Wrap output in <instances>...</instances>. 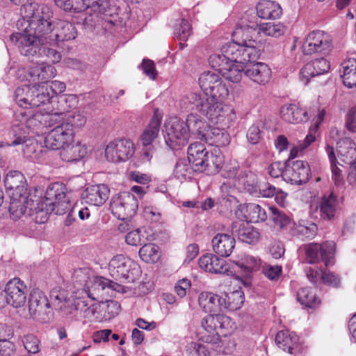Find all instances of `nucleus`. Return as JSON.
Returning <instances> with one entry per match:
<instances>
[{
	"instance_id": "34",
	"label": "nucleus",
	"mask_w": 356,
	"mask_h": 356,
	"mask_svg": "<svg viewBox=\"0 0 356 356\" xmlns=\"http://www.w3.org/2000/svg\"><path fill=\"white\" fill-rule=\"evenodd\" d=\"M229 122L227 125H222V129L218 127H209L205 134L202 140H204L210 145H214L216 147H225L230 143V136L229 134L225 130V127H228ZM220 125V124H219Z\"/></svg>"
},
{
	"instance_id": "4",
	"label": "nucleus",
	"mask_w": 356,
	"mask_h": 356,
	"mask_svg": "<svg viewBox=\"0 0 356 356\" xmlns=\"http://www.w3.org/2000/svg\"><path fill=\"white\" fill-rule=\"evenodd\" d=\"M188 159L195 171L211 175L218 173L223 166L224 156L219 149L207 150L204 144L195 142L188 147Z\"/></svg>"
},
{
	"instance_id": "56",
	"label": "nucleus",
	"mask_w": 356,
	"mask_h": 356,
	"mask_svg": "<svg viewBox=\"0 0 356 356\" xmlns=\"http://www.w3.org/2000/svg\"><path fill=\"white\" fill-rule=\"evenodd\" d=\"M78 99L74 95H65L59 97L57 104V110L65 117L69 111L76 106Z\"/></svg>"
},
{
	"instance_id": "43",
	"label": "nucleus",
	"mask_w": 356,
	"mask_h": 356,
	"mask_svg": "<svg viewBox=\"0 0 356 356\" xmlns=\"http://www.w3.org/2000/svg\"><path fill=\"white\" fill-rule=\"evenodd\" d=\"M220 297L222 309H229L232 311L240 309L245 300L244 294L241 290H235L229 293L223 292Z\"/></svg>"
},
{
	"instance_id": "63",
	"label": "nucleus",
	"mask_w": 356,
	"mask_h": 356,
	"mask_svg": "<svg viewBox=\"0 0 356 356\" xmlns=\"http://www.w3.org/2000/svg\"><path fill=\"white\" fill-rule=\"evenodd\" d=\"M22 341L29 353L35 354L40 351V341L36 336L32 334H27L24 337Z\"/></svg>"
},
{
	"instance_id": "30",
	"label": "nucleus",
	"mask_w": 356,
	"mask_h": 356,
	"mask_svg": "<svg viewBox=\"0 0 356 356\" xmlns=\"http://www.w3.org/2000/svg\"><path fill=\"white\" fill-rule=\"evenodd\" d=\"M212 249L217 254L222 257H229L236 245L235 238L227 234L218 233L211 240Z\"/></svg>"
},
{
	"instance_id": "12",
	"label": "nucleus",
	"mask_w": 356,
	"mask_h": 356,
	"mask_svg": "<svg viewBox=\"0 0 356 356\" xmlns=\"http://www.w3.org/2000/svg\"><path fill=\"white\" fill-rule=\"evenodd\" d=\"M166 144L172 149L184 146L188 141L190 134L186 122L177 118H171L166 124Z\"/></svg>"
},
{
	"instance_id": "7",
	"label": "nucleus",
	"mask_w": 356,
	"mask_h": 356,
	"mask_svg": "<svg viewBox=\"0 0 356 356\" xmlns=\"http://www.w3.org/2000/svg\"><path fill=\"white\" fill-rule=\"evenodd\" d=\"M52 17L53 12L49 7L45 5L38 6L33 10L26 29L45 44H51L54 31L51 21Z\"/></svg>"
},
{
	"instance_id": "16",
	"label": "nucleus",
	"mask_w": 356,
	"mask_h": 356,
	"mask_svg": "<svg viewBox=\"0 0 356 356\" xmlns=\"http://www.w3.org/2000/svg\"><path fill=\"white\" fill-rule=\"evenodd\" d=\"M74 131L67 123H61L55 127L46 136L44 144L47 148L61 149L67 145L74 142Z\"/></svg>"
},
{
	"instance_id": "18",
	"label": "nucleus",
	"mask_w": 356,
	"mask_h": 356,
	"mask_svg": "<svg viewBox=\"0 0 356 356\" xmlns=\"http://www.w3.org/2000/svg\"><path fill=\"white\" fill-rule=\"evenodd\" d=\"M25 210L22 216L26 214L33 216L36 223H44L49 218V215L53 212V207H51L49 202L44 199L35 195H31L24 204H22Z\"/></svg>"
},
{
	"instance_id": "59",
	"label": "nucleus",
	"mask_w": 356,
	"mask_h": 356,
	"mask_svg": "<svg viewBox=\"0 0 356 356\" xmlns=\"http://www.w3.org/2000/svg\"><path fill=\"white\" fill-rule=\"evenodd\" d=\"M326 152L330 161L332 179L334 181L335 184H340L343 177L341 170L336 165L337 159L335 156L334 148L327 145L326 147Z\"/></svg>"
},
{
	"instance_id": "40",
	"label": "nucleus",
	"mask_w": 356,
	"mask_h": 356,
	"mask_svg": "<svg viewBox=\"0 0 356 356\" xmlns=\"http://www.w3.org/2000/svg\"><path fill=\"white\" fill-rule=\"evenodd\" d=\"M258 184L257 175L251 171L241 172L235 180V185L238 188L252 195L257 193Z\"/></svg>"
},
{
	"instance_id": "57",
	"label": "nucleus",
	"mask_w": 356,
	"mask_h": 356,
	"mask_svg": "<svg viewBox=\"0 0 356 356\" xmlns=\"http://www.w3.org/2000/svg\"><path fill=\"white\" fill-rule=\"evenodd\" d=\"M247 213L249 220L251 222H263L267 218V214L265 209L257 204H248L247 205Z\"/></svg>"
},
{
	"instance_id": "54",
	"label": "nucleus",
	"mask_w": 356,
	"mask_h": 356,
	"mask_svg": "<svg viewBox=\"0 0 356 356\" xmlns=\"http://www.w3.org/2000/svg\"><path fill=\"white\" fill-rule=\"evenodd\" d=\"M257 30L258 33H263L265 35L277 38L284 34L285 28L280 23L275 24L268 22L259 24Z\"/></svg>"
},
{
	"instance_id": "9",
	"label": "nucleus",
	"mask_w": 356,
	"mask_h": 356,
	"mask_svg": "<svg viewBox=\"0 0 356 356\" xmlns=\"http://www.w3.org/2000/svg\"><path fill=\"white\" fill-rule=\"evenodd\" d=\"M74 308L83 314L85 318L90 321L101 322L107 316L102 314L105 309L106 304L104 302H93V301L85 300L84 298H78L74 302ZM108 314L111 313L108 318L115 316L118 314L120 306L115 301H109L106 304Z\"/></svg>"
},
{
	"instance_id": "32",
	"label": "nucleus",
	"mask_w": 356,
	"mask_h": 356,
	"mask_svg": "<svg viewBox=\"0 0 356 356\" xmlns=\"http://www.w3.org/2000/svg\"><path fill=\"white\" fill-rule=\"evenodd\" d=\"M77 35L74 25L67 21H58L54 28L53 40L50 45H54L60 42L74 40Z\"/></svg>"
},
{
	"instance_id": "23",
	"label": "nucleus",
	"mask_w": 356,
	"mask_h": 356,
	"mask_svg": "<svg viewBox=\"0 0 356 356\" xmlns=\"http://www.w3.org/2000/svg\"><path fill=\"white\" fill-rule=\"evenodd\" d=\"M284 179L292 184L300 185L308 181L310 177V168L307 162L304 161H287V168L284 174Z\"/></svg>"
},
{
	"instance_id": "48",
	"label": "nucleus",
	"mask_w": 356,
	"mask_h": 356,
	"mask_svg": "<svg viewBox=\"0 0 356 356\" xmlns=\"http://www.w3.org/2000/svg\"><path fill=\"white\" fill-rule=\"evenodd\" d=\"M297 300L301 305L309 308H314L321 302L315 290L309 287L300 289L297 292Z\"/></svg>"
},
{
	"instance_id": "53",
	"label": "nucleus",
	"mask_w": 356,
	"mask_h": 356,
	"mask_svg": "<svg viewBox=\"0 0 356 356\" xmlns=\"http://www.w3.org/2000/svg\"><path fill=\"white\" fill-rule=\"evenodd\" d=\"M140 258L146 263L155 262L159 258V247L153 243H143L139 250Z\"/></svg>"
},
{
	"instance_id": "62",
	"label": "nucleus",
	"mask_w": 356,
	"mask_h": 356,
	"mask_svg": "<svg viewBox=\"0 0 356 356\" xmlns=\"http://www.w3.org/2000/svg\"><path fill=\"white\" fill-rule=\"evenodd\" d=\"M191 33V26L185 19L177 20L175 29V35L180 40H186Z\"/></svg>"
},
{
	"instance_id": "6",
	"label": "nucleus",
	"mask_w": 356,
	"mask_h": 356,
	"mask_svg": "<svg viewBox=\"0 0 356 356\" xmlns=\"http://www.w3.org/2000/svg\"><path fill=\"white\" fill-rule=\"evenodd\" d=\"M55 4L65 11L79 13L86 10L84 22L91 26L99 22V15L106 13L110 7L109 0H54Z\"/></svg>"
},
{
	"instance_id": "29",
	"label": "nucleus",
	"mask_w": 356,
	"mask_h": 356,
	"mask_svg": "<svg viewBox=\"0 0 356 356\" xmlns=\"http://www.w3.org/2000/svg\"><path fill=\"white\" fill-rule=\"evenodd\" d=\"M232 233L239 241L246 243H254L259 238V233L248 222L242 221L234 222L232 225Z\"/></svg>"
},
{
	"instance_id": "51",
	"label": "nucleus",
	"mask_w": 356,
	"mask_h": 356,
	"mask_svg": "<svg viewBox=\"0 0 356 356\" xmlns=\"http://www.w3.org/2000/svg\"><path fill=\"white\" fill-rule=\"evenodd\" d=\"M14 99L19 106L31 108V85H22L15 91Z\"/></svg>"
},
{
	"instance_id": "64",
	"label": "nucleus",
	"mask_w": 356,
	"mask_h": 356,
	"mask_svg": "<svg viewBox=\"0 0 356 356\" xmlns=\"http://www.w3.org/2000/svg\"><path fill=\"white\" fill-rule=\"evenodd\" d=\"M270 210L272 212L270 218L276 225L282 228L290 223V218L284 212L279 211L276 208H270Z\"/></svg>"
},
{
	"instance_id": "27",
	"label": "nucleus",
	"mask_w": 356,
	"mask_h": 356,
	"mask_svg": "<svg viewBox=\"0 0 356 356\" xmlns=\"http://www.w3.org/2000/svg\"><path fill=\"white\" fill-rule=\"evenodd\" d=\"M109 193L110 189L106 184L92 185L86 188L82 198L86 203L99 207L106 202Z\"/></svg>"
},
{
	"instance_id": "46",
	"label": "nucleus",
	"mask_w": 356,
	"mask_h": 356,
	"mask_svg": "<svg viewBox=\"0 0 356 356\" xmlns=\"http://www.w3.org/2000/svg\"><path fill=\"white\" fill-rule=\"evenodd\" d=\"M298 341V336L289 330L280 331L275 337V342L278 347L284 351L292 353L293 346Z\"/></svg>"
},
{
	"instance_id": "25",
	"label": "nucleus",
	"mask_w": 356,
	"mask_h": 356,
	"mask_svg": "<svg viewBox=\"0 0 356 356\" xmlns=\"http://www.w3.org/2000/svg\"><path fill=\"white\" fill-rule=\"evenodd\" d=\"M330 69V62L324 57L314 59L305 65L300 70V79L305 85H307L311 78L326 74Z\"/></svg>"
},
{
	"instance_id": "17",
	"label": "nucleus",
	"mask_w": 356,
	"mask_h": 356,
	"mask_svg": "<svg viewBox=\"0 0 356 356\" xmlns=\"http://www.w3.org/2000/svg\"><path fill=\"white\" fill-rule=\"evenodd\" d=\"M55 75V69L51 65H36L26 70L19 67L17 77L21 81H28L33 85H47L48 80Z\"/></svg>"
},
{
	"instance_id": "36",
	"label": "nucleus",
	"mask_w": 356,
	"mask_h": 356,
	"mask_svg": "<svg viewBox=\"0 0 356 356\" xmlns=\"http://www.w3.org/2000/svg\"><path fill=\"white\" fill-rule=\"evenodd\" d=\"M162 117L154 113L147 126L144 129L140 139L143 147H150L157 138L161 123Z\"/></svg>"
},
{
	"instance_id": "19",
	"label": "nucleus",
	"mask_w": 356,
	"mask_h": 356,
	"mask_svg": "<svg viewBox=\"0 0 356 356\" xmlns=\"http://www.w3.org/2000/svg\"><path fill=\"white\" fill-rule=\"evenodd\" d=\"M45 198L51 207H53L52 211L56 215H63L70 209V200L60 184L54 183L49 186L45 193Z\"/></svg>"
},
{
	"instance_id": "24",
	"label": "nucleus",
	"mask_w": 356,
	"mask_h": 356,
	"mask_svg": "<svg viewBox=\"0 0 356 356\" xmlns=\"http://www.w3.org/2000/svg\"><path fill=\"white\" fill-rule=\"evenodd\" d=\"M85 286L86 289H83V291L91 301H99L101 292L106 287L118 291L121 288L118 283L102 277H93L86 281Z\"/></svg>"
},
{
	"instance_id": "33",
	"label": "nucleus",
	"mask_w": 356,
	"mask_h": 356,
	"mask_svg": "<svg viewBox=\"0 0 356 356\" xmlns=\"http://www.w3.org/2000/svg\"><path fill=\"white\" fill-rule=\"evenodd\" d=\"M280 113L284 121L292 124L307 122L309 119L308 112L294 104L282 106Z\"/></svg>"
},
{
	"instance_id": "15",
	"label": "nucleus",
	"mask_w": 356,
	"mask_h": 356,
	"mask_svg": "<svg viewBox=\"0 0 356 356\" xmlns=\"http://www.w3.org/2000/svg\"><path fill=\"white\" fill-rule=\"evenodd\" d=\"M335 243L325 241L321 244L311 243L305 249L306 259L309 264H316L323 261L326 266L332 264L335 252Z\"/></svg>"
},
{
	"instance_id": "58",
	"label": "nucleus",
	"mask_w": 356,
	"mask_h": 356,
	"mask_svg": "<svg viewBox=\"0 0 356 356\" xmlns=\"http://www.w3.org/2000/svg\"><path fill=\"white\" fill-rule=\"evenodd\" d=\"M41 120L44 127H56L64 122L65 116L57 109H54L51 113H41Z\"/></svg>"
},
{
	"instance_id": "31",
	"label": "nucleus",
	"mask_w": 356,
	"mask_h": 356,
	"mask_svg": "<svg viewBox=\"0 0 356 356\" xmlns=\"http://www.w3.org/2000/svg\"><path fill=\"white\" fill-rule=\"evenodd\" d=\"M199 266L204 270L212 273L224 274L228 270L226 261L216 254H207L198 260Z\"/></svg>"
},
{
	"instance_id": "49",
	"label": "nucleus",
	"mask_w": 356,
	"mask_h": 356,
	"mask_svg": "<svg viewBox=\"0 0 356 356\" xmlns=\"http://www.w3.org/2000/svg\"><path fill=\"white\" fill-rule=\"evenodd\" d=\"M244 64L236 62H229L228 67L222 68L220 74L227 80L233 82H239L243 76V72L245 71Z\"/></svg>"
},
{
	"instance_id": "47",
	"label": "nucleus",
	"mask_w": 356,
	"mask_h": 356,
	"mask_svg": "<svg viewBox=\"0 0 356 356\" xmlns=\"http://www.w3.org/2000/svg\"><path fill=\"white\" fill-rule=\"evenodd\" d=\"M16 119L19 122L21 129L26 128L28 131L33 132L43 125L41 120V113H36L28 116L26 113H20L16 115Z\"/></svg>"
},
{
	"instance_id": "50",
	"label": "nucleus",
	"mask_w": 356,
	"mask_h": 356,
	"mask_svg": "<svg viewBox=\"0 0 356 356\" xmlns=\"http://www.w3.org/2000/svg\"><path fill=\"white\" fill-rule=\"evenodd\" d=\"M195 171L193 164L186 159L179 160L174 168V176L180 181L186 180L191 177V175Z\"/></svg>"
},
{
	"instance_id": "11",
	"label": "nucleus",
	"mask_w": 356,
	"mask_h": 356,
	"mask_svg": "<svg viewBox=\"0 0 356 356\" xmlns=\"http://www.w3.org/2000/svg\"><path fill=\"white\" fill-rule=\"evenodd\" d=\"M302 48L305 55L321 54L326 56L332 50L331 36L323 31H313L305 38Z\"/></svg>"
},
{
	"instance_id": "3",
	"label": "nucleus",
	"mask_w": 356,
	"mask_h": 356,
	"mask_svg": "<svg viewBox=\"0 0 356 356\" xmlns=\"http://www.w3.org/2000/svg\"><path fill=\"white\" fill-rule=\"evenodd\" d=\"M220 54H213L210 56L209 63L211 67L220 74L222 68L228 67L229 63L236 62L247 64L258 59L261 55L259 49L252 46H241L234 42H228L221 48Z\"/></svg>"
},
{
	"instance_id": "61",
	"label": "nucleus",
	"mask_w": 356,
	"mask_h": 356,
	"mask_svg": "<svg viewBox=\"0 0 356 356\" xmlns=\"http://www.w3.org/2000/svg\"><path fill=\"white\" fill-rule=\"evenodd\" d=\"M321 279L324 284L333 288L338 289L341 285V276L328 270H325L321 272Z\"/></svg>"
},
{
	"instance_id": "42",
	"label": "nucleus",
	"mask_w": 356,
	"mask_h": 356,
	"mask_svg": "<svg viewBox=\"0 0 356 356\" xmlns=\"http://www.w3.org/2000/svg\"><path fill=\"white\" fill-rule=\"evenodd\" d=\"M186 123L188 127L189 134H192L195 136L196 138L202 140L205 137V134L209 128L207 123L196 114L191 113L188 115Z\"/></svg>"
},
{
	"instance_id": "21",
	"label": "nucleus",
	"mask_w": 356,
	"mask_h": 356,
	"mask_svg": "<svg viewBox=\"0 0 356 356\" xmlns=\"http://www.w3.org/2000/svg\"><path fill=\"white\" fill-rule=\"evenodd\" d=\"M5 298L8 304L18 308L24 305L26 300L27 287L19 278L10 280L5 288Z\"/></svg>"
},
{
	"instance_id": "14",
	"label": "nucleus",
	"mask_w": 356,
	"mask_h": 356,
	"mask_svg": "<svg viewBox=\"0 0 356 356\" xmlns=\"http://www.w3.org/2000/svg\"><path fill=\"white\" fill-rule=\"evenodd\" d=\"M135 152V145L127 138L111 141L105 149L106 159L113 163L124 162L131 158Z\"/></svg>"
},
{
	"instance_id": "39",
	"label": "nucleus",
	"mask_w": 356,
	"mask_h": 356,
	"mask_svg": "<svg viewBox=\"0 0 356 356\" xmlns=\"http://www.w3.org/2000/svg\"><path fill=\"white\" fill-rule=\"evenodd\" d=\"M257 16L261 19H275L279 18L282 13L280 6L275 1L262 0L256 7Z\"/></svg>"
},
{
	"instance_id": "60",
	"label": "nucleus",
	"mask_w": 356,
	"mask_h": 356,
	"mask_svg": "<svg viewBox=\"0 0 356 356\" xmlns=\"http://www.w3.org/2000/svg\"><path fill=\"white\" fill-rule=\"evenodd\" d=\"M86 122V117L83 113L76 111L73 113H68L65 115L64 122L62 123H67L70 128H81L84 126Z\"/></svg>"
},
{
	"instance_id": "1",
	"label": "nucleus",
	"mask_w": 356,
	"mask_h": 356,
	"mask_svg": "<svg viewBox=\"0 0 356 356\" xmlns=\"http://www.w3.org/2000/svg\"><path fill=\"white\" fill-rule=\"evenodd\" d=\"M229 90L221 79L208 93L188 92L181 99L184 109L195 110L214 124L227 125L232 120V108L222 103Z\"/></svg>"
},
{
	"instance_id": "45",
	"label": "nucleus",
	"mask_w": 356,
	"mask_h": 356,
	"mask_svg": "<svg viewBox=\"0 0 356 356\" xmlns=\"http://www.w3.org/2000/svg\"><path fill=\"white\" fill-rule=\"evenodd\" d=\"M337 154L345 163H349L353 159H356V147L355 143L348 139H343L337 143Z\"/></svg>"
},
{
	"instance_id": "10",
	"label": "nucleus",
	"mask_w": 356,
	"mask_h": 356,
	"mask_svg": "<svg viewBox=\"0 0 356 356\" xmlns=\"http://www.w3.org/2000/svg\"><path fill=\"white\" fill-rule=\"evenodd\" d=\"M28 308L30 316L39 322L47 323L54 318V312L47 296L39 289H33L31 292Z\"/></svg>"
},
{
	"instance_id": "55",
	"label": "nucleus",
	"mask_w": 356,
	"mask_h": 356,
	"mask_svg": "<svg viewBox=\"0 0 356 356\" xmlns=\"http://www.w3.org/2000/svg\"><path fill=\"white\" fill-rule=\"evenodd\" d=\"M318 227L314 223H298L294 227V234L302 239L313 238L317 233Z\"/></svg>"
},
{
	"instance_id": "52",
	"label": "nucleus",
	"mask_w": 356,
	"mask_h": 356,
	"mask_svg": "<svg viewBox=\"0 0 356 356\" xmlns=\"http://www.w3.org/2000/svg\"><path fill=\"white\" fill-rule=\"evenodd\" d=\"M222 78L215 72L208 71L201 74L199 78V85L203 93H208Z\"/></svg>"
},
{
	"instance_id": "26",
	"label": "nucleus",
	"mask_w": 356,
	"mask_h": 356,
	"mask_svg": "<svg viewBox=\"0 0 356 356\" xmlns=\"http://www.w3.org/2000/svg\"><path fill=\"white\" fill-rule=\"evenodd\" d=\"M257 59L248 63L244 74L252 81L264 85L267 83L271 78V70L268 65L262 62H255Z\"/></svg>"
},
{
	"instance_id": "41",
	"label": "nucleus",
	"mask_w": 356,
	"mask_h": 356,
	"mask_svg": "<svg viewBox=\"0 0 356 356\" xmlns=\"http://www.w3.org/2000/svg\"><path fill=\"white\" fill-rule=\"evenodd\" d=\"M341 67V77L343 85L348 88L356 87V59L349 58L343 61Z\"/></svg>"
},
{
	"instance_id": "2",
	"label": "nucleus",
	"mask_w": 356,
	"mask_h": 356,
	"mask_svg": "<svg viewBox=\"0 0 356 356\" xmlns=\"http://www.w3.org/2000/svg\"><path fill=\"white\" fill-rule=\"evenodd\" d=\"M202 326L209 333L202 337L205 343H211L219 353L228 354L232 351L234 342L220 338V335L226 336L232 333L235 328L234 323L229 316L218 313L210 314L202 320Z\"/></svg>"
},
{
	"instance_id": "8",
	"label": "nucleus",
	"mask_w": 356,
	"mask_h": 356,
	"mask_svg": "<svg viewBox=\"0 0 356 356\" xmlns=\"http://www.w3.org/2000/svg\"><path fill=\"white\" fill-rule=\"evenodd\" d=\"M108 270L111 277L125 283L134 282L141 273L139 265L122 254H118L111 259Z\"/></svg>"
},
{
	"instance_id": "35",
	"label": "nucleus",
	"mask_w": 356,
	"mask_h": 356,
	"mask_svg": "<svg viewBox=\"0 0 356 356\" xmlns=\"http://www.w3.org/2000/svg\"><path fill=\"white\" fill-rule=\"evenodd\" d=\"M88 153L86 145L72 142L60 149V157L65 162H75L83 159Z\"/></svg>"
},
{
	"instance_id": "44",
	"label": "nucleus",
	"mask_w": 356,
	"mask_h": 356,
	"mask_svg": "<svg viewBox=\"0 0 356 356\" xmlns=\"http://www.w3.org/2000/svg\"><path fill=\"white\" fill-rule=\"evenodd\" d=\"M52 98L48 85H31V107H38Z\"/></svg>"
},
{
	"instance_id": "13",
	"label": "nucleus",
	"mask_w": 356,
	"mask_h": 356,
	"mask_svg": "<svg viewBox=\"0 0 356 356\" xmlns=\"http://www.w3.org/2000/svg\"><path fill=\"white\" fill-rule=\"evenodd\" d=\"M138 209V200L128 192L114 197L110 203L112 213L118 219L124 220L134 216Z\"/></svg>"
},
{
	"instance_id": "5",
	"label": "nucleus",
	"mask_w": 356,
	"mask_h": 356,
	"mask_svg": "<svg viewBox=\"0 0 356 356\" xmlns=\"http://www.w3.org/2000/svg\"><path fill=\"white\" fill-rule=\"evenodd\" d=\"M5 186L9 193L10 201L9 211L13 218H19L24 211L22 206L33 194L27 192L26 180L24 175L17 170L9 172L5 178Z\"/></svg>"
},
{
	"instance_id": "28",
	"label": "nucleus",
	"mask_w": 356,
	"mask_h": 356,
	"mask_svg": "<svg viewBox=\"0 0 356 356\" xmlns=\"http://www.w3.org/2000/svg\"><path fill=\"white\" fill-rule=\"evenodd\" d=\"M232 262L238 268V272L246 278L245 284H249V278L252 273L257 271L261 266V260L259 258L247 254L238 255Z\"/></svg>"
},
{
	"instance_id": "20",
	"label": "nucleus",
	"mask_w": 356,
	"mask_h": 356,
	"mask_svg": "<svg viewBox=\"0 0 356 356\" xmlns=\"http://www.w3.org/2000/svg\"><path fill=\"white\" fill-rule=\"evenodd\" d=\"M259 24L257 22V17L254 15H250L245 13L236 23V27L232 33L233 42L239 43L241 46H252L254 49H258L256 47L257 42L254 40H249L247 42L248 37L243 38L245 31H257Z\"/></svg>"
},
{
	"instance_id": "37",
	"label": "nucleus",
	"mask_w": 356,
	"mask_h": 356,
	"mask_svg": "<svg viewBox=\"0 0 356 356\" xmlns=\"http://www.w3.org/2000/svg\"><path fill=\"white\" fill-rule=\"evenodd\" d=\"M321 218L325 220H334L338 211L337 196L332 193L324 195L318 207Z\"/></svg>"
},
{
	"instance_id": "38",
	"label": "nucleus",
	"mask_w": 356,
	"mask_h": 356,
	"mask_svg": "<svg viewBox=\"0 0 356 356\" xmlns=\"http://www.w3.org/2000/svg\"><path fill=\"white\" fill-rule=\"evenodd\" d=\"M220 296L211 292H202L200 294L198 302L200 307L207 313H219L222 310Z\"/></svg>"
},
{
	"instance_id": "22",
	"label": "nucleus",
	"mask_w": 356,
	"mask_h": 356,
	"mask_svg": "<svg viewBox=\"0 0 356 356\" xmlns=\"http://www.w3.org/2000/svg\"><path fill=\"white\" fill-rule=\"evenodd\" d=\"M19 48L21 54L33 56L41 50V46L46 44L25 29L24 33L13 34L10 37Z\"/></svg>"
}]
</instances>
